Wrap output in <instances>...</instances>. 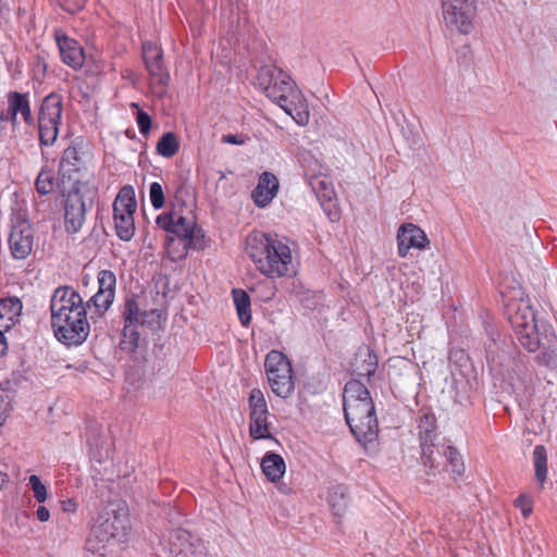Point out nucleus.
<instances>
[{"instance_id": "nucleus-1", "label": "nucleus", "mask_w": 557, "mask_h": 557, "mask_svg": "<svg viewBox=\"0 0 557 557\" xmlns=\"http://www.w3.org/2000/svg\"><path fill=\"white\" fill-rule=\"evenodd\" d=\"M51 327L55 338L65 346H79L89 336L83 297L71 286H59L50 299Z\"/></svg>"}, {"instance_id": "nucleus-2", "label": "nucleus", "mask_w": 557, "mask_h": 557, "mask_svg": "<svg viewBox=\"0 0 557 557\" xmlns=\"http://www.w3.org/2000/svg\"><path fill=\"white\" fill-rule=\"evenodd\" d=\"M246 252L255 263L256 269L269 278L288 276L295 273L292 249L286 238L253 232L247 237Z\"/></svg>"}, {"instance_id": "nucleus-3", "label": "nucleus", "mask_w": 557, "mask_h": 557, "mask_svg": "<svg viewBox=\"0 0 557 557\" xmlns=\"http://www.w3.org/2000/svg\"><path fill=\"white\" fill-rule=\"evenodd\" d=\"M258 85L268 98L277 103L299 126L309 123L308 102L292 77L274 65L261 66L257 75Z\"/></svg>"}, {"instance_id": "nucleus-4", "label": "nucleus", "mask_w": 557, "mask_h": 557, "mask_svg": "<svg viewBox=\"0 0 557 557\" xmlns=\"http://www.w3.org/2000/svg\"><path fill=\"white\" fill-rule=\"evenodd\" d=\"M345 420L359 443L364 445L377 437L379 423L370 392L363 383L351 380L343 393Z\"/></svg>"}, {"instance_id": "nucleus-5", "label": "nucleus", "mask_w": 557, "mask_h": 557, "mask_svg": "<svg viewBox=\"0 0 557 557\" xmlns=\"http://www.w3.org/2000/svg\"><path fill=\"white\" fill-rule=\"evenodd\" d=\"M123 329L120 348L126 352H134L148 332L156 333L161 330L164 319L158 309H145L137 295L126 296L121 308Z\"/></svg>"}, {"instance_id": "nucleus-6", "label": "nucleus", "mask_w": 557, "mask_h": 557, "mask_svg": "<svg viewBox=\"0 0 557 557\" xmlns=\"http://www.w3.org/2000/svg\"><path fill=\"white\" fill-rule=\"evenodd\" d=\"M129 530L125 512L104 508L95 518L86 540V549L99 553L114 542H124Z\"/></svg>"}, {"instance_id": "nucleus-7", "label": "nucleus", "mask_w": 557, "mask_h": 557, "mask_svg": "<svg viewBox=\"0 0 557 557\" xmlns=\"http://www.w3.org/2000/svg\"><path fill=\"white\" fill-rule=\"evenodd\" d=\"M421 463L426 475L434 476L440 472V467L444 465V471L457 481L463 476L466 467L458 449L451 445L428 443L420 445Z\"/></svg>"}, {"instance_id": "nucleus-8", "label": "nucleus", "mask_w": 557, "mask_h": 557, "mask_svg": "<svg viewBox=\"0 0 557 557\" xmlns=\"http://www.w3.org/2000/svg\"><path fill=\"white\" fill-rule=\"evenodd\" d=\"M507 314L517 341L528 351H536L540 347V337L535 313L529 299L511 300L507 305Z\"/></svg>"}, {"instance_id": "nucleus-9", "label": "nucleus", "mask_w": 557, "mask_h": 557, "mask_svg": "<svg viewBox=\"0 0 557 557\" xmlns=\"http://www.w3.org/2000/svg\"><path fill=\"white\" fill-rule=\"evenodd\" d=\"M63 112L62 97L51 92L41 102L38 113V133L40 146H52L59 135Z\"/></svg>"}, {"instance_id": "nucleus-10", "label": "nucleus", "mask_w": 557, "mask_h": 557, "mask_svg": "<svg viewBox=\"0 0 557 557\" xmlns=\"http://www.w3.org/2000/svg\"><path fill=\"white\" fill-rule=\"evenodd\" d=\"M268 381L272 392L287 398L294 391L293 369L288 358L277 350H271L264 361Z\"/></svg>"}, {"instance_id": "nucleus-11", "label": "nucleus", "mask_w": 557, "mask_h": 557, "mask_svg": "<svg viewBox=\"0 0 557 557\" xmlns=\"http://www.w3.org/2000/svg\"><path fill=\"white\" fill-rule=\"evenodd\" d=\"M157 225L176 237L186 242L188 247L201 249L203 247L205 235L197 227L193 216H183L177 212H166L158 215Z\"/></svg>"}, {"instance_id": "nucleus-12", "label": "nucleus", "mask_w": 557, "mask_h": 557, "mask_svg": "<svg viewBox=\"0 0 557 557\" xmlns=\"http://www.w3.org/2000/svg\"><path fill=\"white\" fill-rule=\"evenodd\" d=\"M475 0H442V14L445 26L450 30L469 34L473 28Z\"/></svg>"}, {"instance_id": "nucleus-13", "label": "nucleus", "mask_w": 557, "mask_h": 557, "mask_svg": "<svg viewBox=\"0 0 557 557\" xmlns=\"http://www.w3.org/2000/svg\"><path fill=\"white\" fill-rule=\"evenodd\" d=\"M143 59L150 75L152 91L162 97L170 81V74L163 62L162 49L152 41L143 44Z\"/></svg>"}, {"instance_id": "nucleus-14", "label": "nucleus", "mask_w": 557, "mask_h": 557, "mask_svg": "<svg viewBox=\"0 0 557 557\" xmlns=\"http://www.w3.org/2000/svg\"><path fill=\"white\" fill-rule=\"evenodd\" d=\"M249 434L253 440L272 438L270 433L269 410L260 388H252L249 398Z\"/></svg>"}, {"instance_id": "nucleus-15", "label": "nucleus", "mask_w": 557, "mask_h": 557, "mask_svg": "<svg viewBox=\"0 0 557 557\" xmlns=\"http://www.w3.org/2000/svg\"><path fill=\"white\" fill-rule=\"evenodd\" d=\"M170 557H208L205 542L185 529H174L169 534Z\"/></svg>"}, {"instance_id": "nucleus-16", "label": "nucleus", "mask_w": 557, "mask_h": 557, "mask_svg": "<svg viewBox=\"0 0 557 557\" xmlns=\"http://www.w3.org/2000/svg\"><path fill=\"white\" fill-rule=\"evenodd\" d=\"M312 191L315 194L320 205L332 222L339 220V211L336 206V194L334 186L326 173L313 176L308 180Z\"/></svg>"}, {"instance_id": "nucleus-17", "label": "nucleus", "mask_w": 557, "mask_h": 557, "mask_svg": "<svg viewBox=\"0 0 557 557\" xmlns=\"http://www.w3.org/2000/svg\"><path fill=\"white\" fill-rule=\"evenodd\" d=\"M397 252L401 258L407 257L411 248L422 250L430 245L425 232L413 223H403L397 230Z\"/></svg>"}, {"instance_id": "nucleus-18", "label": "nucleus", "mask_w": 557, "mask_h": 557, "mask_svg": "<svg viewBox=\"0 0 557 557\" xmlns=\"http://www.w3.org/2000/svg\"><path fill=\"white\" fill-rule=\"evenodd\" d=\"M34 244V233L27 221H17L13 224L9 236V248L12 257L16 260L27 258Z\"/></svg>"}, {"instance_id": "nucleus-19", "label": "nucleus", "mask_w": 557, "mask_h": 557, "mask_svg": "<svg viewBox=\"0 0 557 557\" xmlns=\"http://www.w3.org/2000/svg\"><path fill=\"white\" fill-rule=\"evenodd\" d=\"M54 39L62 62L73 70L82 69L85 63V52L82 45L62 29L54 30Z\"/></svg>"}, {"instance_id": "nucleus-20", "label": "nucleus", "mask_w": 557, "mask_h": 557, "mask_svg": "<svg viewBox=\"0 0 557 557\" xmlns=\"http://www.w3.org/2000/svg\"><path fill=\"white\" fill-rule=\"evenodd\" d=\"M86 218V202L82 194L74 189L69 193L64 206L65 230L67 233L81 231Z\"/></svg>"}, {"instance_id": "nucleus-21", "label": "nucleus", "mask_w": 557, "mask_h": 557, "mask_svg": "<svg viewBox=\"0 0 557 557\" xmlns=\"http://www.w3.org/2000/svg\"><path fill=\"white\" fill-rule=\"evenodd\" d=\"M7 119L11 122L13 127L18 125V114H21L22 120L28 126H33L35 124L28 92L9 91L7 95Z\"/></svg>"}, {"instance_id": "nucleus-22", "label": "nucleus", "mask_w": 557, "mask_h": 557, "mask_svg": "<svg viewBox=\"0 0 557 557\" xmlns=\"http://www.w3.org/2000/svg\"><path fill=\"white\" fill-rule=\"evenodd\" d=\"M278 191V180L270 173L264 172L260 175L257 186L251 193V197L259 208L268 206Z\"/></svg>"}, {"instance_id": "nucleus-23", "label": "nucleus", "mask_w": 557, "mask_h": 557, "mask_svg": "<svg viewBox=\"0 0 557 557\" xmlns=\"http://www.w3.org/2000/svg\"><path fill=\"white\" fill-rule=\"evenodd\" d=\"M85 163L76 147H67L60 161V173L63 178L67 177L74 184L79 182L78 174L84 169Z\"/></svg>"}, {"instance_id": "nucleus-24", "label": "nucleus", "mask_w": 557, "mask_h": 557, "mask_svg": "<svg viewBox=\"0 0 557 557\" xmlns=\"http://www.w3.org/2000/svg\"><path fill=\"white\" fill-rule=\"evenodd\" d=\"M23 305L17 297L0 299V327L8 331L18 321Z\"/></svg>"}, {"instance_id": "nucleus-25", "label": "nucleus", "mask_w": 557, "mask_h": 557, "mask_svg": "<svg viewBox=\"0 0 557 557\" xmlns=\"http://www.w3.org/2000/svg\"><path fill=\"white\" fill-rule=\"evenodd\" d=\"M261 469L271 482H276L285 473L286 465L281 455L268 451L261 460Z\"/></svg>"}, {"instance_id": "nucleus-26", "label": "nucleus", "mask_w": 557, "mask_h": 557, "mask_svg": "<svg viewBox=\"0 0 557 557\" xmlns=\"http://www.w3.org/2000/svg\"><path fill=\"white\" fill-rule=\"evenodd\" d=\"M136 207L133 187L125 186L119 191L113 202V214H134Z\"/></svg>"}, {"instance_id": "nucleus-27", "label": "nucleus", "mask_w": 557, "mask_h": 557, "mask_svg": "<svg viewBox=\"0 0 557 557\" xmlns=\"http://www.w3.org/2000/svg\"><path fill=\"white\" fill-rule=\"evenodd\" d=\"M418 431L420 445L434 443L437 437L435 416L431 412H424L419 419Z\"/></svg>"}, {"instance_id": "nucleus-28", "label": "nucleus", "mask_w": 557, "mask_h": 557, "mask_svg": "<svg viewBox=\"0 0 557 557\" xmlns=\"http://www.w3.org/2000/svg\"><path fill=\"white\" fill-rule=\"evenodd\" d=\"M299 163L307 180L327 173V166L310 151H302L299 154Z\"/></svg>"}, {"instance_id": "nucleus-29", "label": "nucleus", "mask_w": 557, "mask_h": 557, "mask_svg": "<svg viewBox=\"0 0 557 557\" xmlns=\"http://www.w3.org/2000/svg\"><path fill=\"white\" fill-rule=\"evenodd\" d=\"M232 295L239 321L244 326H247L251 321L250 297L243 289H233Z\"/></svg>"}, {"instance_id": "nucleus-30", "label": "nucleus", "mask_w": 557, "mask_h": 557, "mask_svg": "<svg viewBox=\"0 0 557 557\" xmlns=\"http://www.w3.org/2000/svg\"><path fill=\"white\" fill-rule=\"evenodd\" d=\"M327 502L334 515L341 517L348 506L347 488L341 484L332 486L329 490Z\"/></svg>"}, {"instance_id": "nucleus-31", "label": "nucleus", "mask_w": 557, "mask_h": 557, "mask_svg": "<svg viewBox=\"0 0 557 557\" xmlns=\"http://www.w3.org/2000/svg\"><path fill=\"white\" fill-rule=\"evenodd\" d=\"M114 297L115 296L97 290V293L85 304L86 310L89 309L92 314L101 318L112 306Z\"/></svg>"}, {"instance_id": "nucleus-32", "label": "nucleus", "mask_w": 557, "mask_h": 557, "mask_svg": "<svg viewBox=\"0 0 557 557\" xmlns=\"http://www.w3.org/2000/svg\"><path fill=\"white\" fill-rule=\"evenodd\" d=\"M116 235L124 242H129L135 234L134 214H113Z\"/></svg>"}, {"instance_id": "nucleus-33", "label": "nucleus", "mask_w": 557, "mask_h": 557, "mask_svg": "<svg viewBox=\"0 0 557 557\" xmlns=\"http://www.w3.org/2000/svg\"><path fill=\"white\" fill-rule=\"evenodd\" d=\"M533 463L536 480L543 485L547 478V451L543 445L533 449Z\"/></svg>"}, {"instance_id": "nucleus-34", "label": "nucleus", "mask_w": 557, "mask_h": 557, "mask_svg": "<svg viewBox=\"0 0 557 557\" xmlns=\"http://www.w3.org/2000/svg\"><path fill=\"white\" fill-rule=\"evenodd\" d=\"M178 149L180 141L177 136L172 132L163 134L157 144L158 153L164 158H171L175 156Z\"/></svg>"}, {"instance_id": "nucleus-35", "label": "nucleus", "mask_w": 557, "mask_h": 557, "mask_svg": "<svg viewBox=\"0 0 557 557\" xmlns=\"http://www.w3.org/2000/svg\"><path fill=\"white\" fill-rule=\"evenodd\" d=\"M98 292L115 296L116 276L110 270H101L97 276Z\"/></svg>"}, {"instance_id": "nucleus-36", "label": "nucleus", "mask_w": 557, "mask_h": 557, "mask_svg": "<svg viewBox=\"0 0 557 557\" xmlns=\"http://www.w3.org/2000/svg\"><path fill=\"white\" fill-rule=\"evenodd\" d=\"M36 189L41 195H48L54 190L55 180L52 171L42 169L36 180Z\"/></svg>"}, {"instance_id": "nucleus-37", "label": "nucleus", "mask_w": 557, "mask_h": 557, "mask_svg": "<svg viewBox=\"0 0 557 557\" xmlns=\"http://www.w3.org/2000/svg\"><path fill=\"white\" fill-rule=\"evenodd\" d=\"M28 486L34 494V498L39 504H44L48 499V497H49L48 488H47L46 484H44L41 482V480L38 475H36V474L29 475Z\"/></svg>"}, {"instance_id": "nucleus-38", "label": "nucleus", "mask_w": 557, "mask_h": 557, "mask_svg": "<svg viewBox=\"0 0 557 557\" xmlns=\"http://www.w3.org/2000/svg\"><path fill=\"white\" fill-rule=\"evenodd\" d=\"M149 198L154 209H161L164 206L165 198L160 183L153 182L149 186Z\"/></svg>"}, {"instance_id": "nucleus-39", "label": "nucleus", "mask_w": 557, "mask_h": 557, "mask_svg": "<svg viewBox=\"0 0 557 557\" xmlns=\"http://www.w3.org/2000/svg\"><path fill=\"white\" fill-rule=\"evenodd\" d=\"M132 107L137 109L136 122L140 134L147 135L151 128V117L148 113L140 110L137 103H132Z\"/></svg>"}, {"instance_id": "nucleus-40", "label": "nucleus", "mask_w": 557, "mask_h": 557, "mask_svg": "<svg viewBox=\"0 0 557 557\" xmlns=\"http://www.w3.org/2000/svg\"><path fill=\"white\" fill-rule=\"evenodd\" d=\"M11 398L5 388L0 387V426H2L11 411Z\"/></svg>"}, {"instance_id": "nucleus-41", "label": "nucleus", "mask_w": 557, "mask_h": 557, "mask_svg": "<svg viewBox=\"0 0 557 557\" xmlns=\"http://www.w3.org/2000/svg\"><path fill=\"white\" fill-rule=\"evenodd\" d=\"M542 362L550 369H557V345L541 354Z\"/></svg>"}, {"instance_id": "nucleus-42", "label": "nucleus", "mask_w": 557, "mask_h": 557, "mask_svg": "<svg viewBox=\"0 0 557 557\" xmlns=\"http://www.w3.org/2000/svg\"><path fill=\"white\" fill-rule=\"evenodd\" d=\"M515 505L516 507L520 508L524 518L529 517L532 512V500L527 495H519L515 500Z\"/></svg>"}, {"instance_id": "nucleus-43", "label": "nucleus", "mask_w": 557, "mask_h": 557, "mask_svg": "<svg viewBox=\"0 0 557 557\" xmlns=\"http://www.w3.org/2000/svg\"><path fill=\"white\" fill-rule=\"evenodd\" d=\"M85 2L84 0H64L63 3H61V7L69 13H76L79 10L83 9Z\"/></svg>"}, {"instance_id": "nucleus-44", "label": "nucleus", "mask_w": 557, "mask_h": 557, "mask_svg": "<svg viewBox=\"0 0 557 557\" xmlns=\"http://www.w3.org/2000/svg\"><path fill=\"white\" fill-rule=\"evenodd\" d=\"M222 143L231 145H244L247 141V137L244 135L226 134L222 136Z\"/></svg>"}, {"instance_id": "nucleus-45", "label": "nucleus", "mask_w": 557, "mask_h": 557, "mask_svg": "<svg viewBox=\"0 0 557 557\" xmlns=\"http://www.w3.org/2000/svg\"><path fill=\"white\" fill-rule=\"evenodd\" d=\"M77 503L74 498L61 500V509L64 512L74 513L77 510Z\"/></svg>"}, {"instance_id": "nucleus-46", "label": "nucleus", "mask_w": 557, "mask_h": 557, "mask_svg": "<svg viewBox=\"0 0 557 557\" xmlns=\"http://www.w3.org/2000/svg\"><path fill=\"white\" fill-rule=\"evenodd\" d=\"M35 516H36L38 521L47 522L50 519V511H49V509L46 506L40 505L37 508V510L35 512Z\"/></svg>"}, {"instance_id": "nucleus-47", "label": "nucleus", "mask_w": 557, "mask_h": 557, "mask_svg": "<svg viewBox=\"0 0 557 557\" xmlns=\"http://www.w3.org/2000/svg\"><path fill=\"white\" fill-rule=\"evenodd\" d=\"M8 350V344L5 336L2 331H0V356L4 355Z\"/></svg>"}, {"instance_id": "nucleus-48", "label": "nucleus", "mask_w": 557, "mask_h": 557, "mask_svg": "<svg viewBox=\"0 0 557 557\" xmlns=\"http://www.w3.org/2000/svg\"><path fill=\"white\" fill-rule=\"evenodd\" d=\"M9 474L0 470V491L9 483Z\"/></svg>"}, {"instance_id": "nucleus-49", "label": "nucleus", "mask_w": 557, "mask_h": 557, "mask_svg": "<svg viewBox=\"0 0 557 557\" xmlns=\"http://www.w3.org/2000/svg\"><path fill=\"white\" fill-rule=\"evenodd\" d=\"M3 121H8V119H7V113L4 114V113L0 110V122H3Z\"/></svg>"}, {"instance_id": "nucleus-50", "label": "nucleus", "mask_w": 557, "mask_h": 557, "mask_svg": "<svg viewBox=\"0 0 557 557\" xmlns=\"http://www.w3.org/2000/svg\"><path fill=\"white\" fill-rule=\"evenodd\" d=\"M486 359L488 362H494V358L491 357L490 352H487Z\"/></svg>"}]
</instances>
